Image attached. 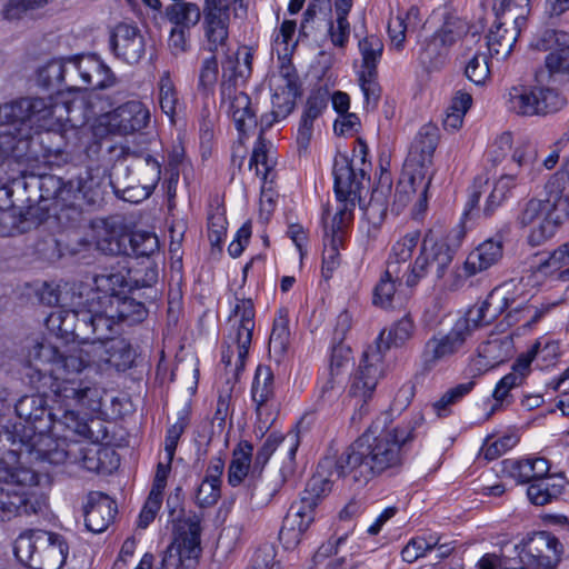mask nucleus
I'll return each mask as SVG.
<instances>
[{
  "label": "nucleus",
  "mask_w": 569,
  "mask_h": 569,
  "mask_svg": "<svg viewBox=\"0 0 569 569\" xmlns=\"http://www.w3.org/2000/svg\"><path fill=\"white\" fill-rule=\"evenodd\" d=\"M523 180L518 174L506 173L501 174L495 182L493 188L487 197L483 212L486 216H491L495 210L500 207L510 196L512 189L522 183Z\"/></svg>",
  "instance_id": "nucleus-47"
},
{
  "label": "nucleus",
  "mask_w": 569,
  "mask_h": 569,
  "mask_svg": "<svg viewBox=\"0 0 569 569\" xmlns=\"http://www.w3.org/2000/svg\"><path fill=\"white\" fill-rule=\"evenodd\" d=\"M114 54L128 63H137L144 54L146 44L139 29L128 23H119L111 36Z\"/></svg>",
  "instance_id": "nucleus-30"
},
{
  "label": "nucleus",
  "mask_w": 569,
  "mask_h": 569,
  "mask_svg": "<svg viewBox=\"0 0 569 569\" xmlns=\"http://www.w3.org/2000/svg\"><path fill=\"white\" fill-rule=\"evenodd\" d=\"M563 485L540 480L532 482L527 489L529 500L537 506H545L562 493Z\"/></svg>",
  "instance_id": "nucleus-57"
},
{
  "label": "nucleus",
  "mask_w": 569,
  "mask_h": 569,
  "mask_svg": "<svg viewBox=\"0 0 569 569\" xmlns=\"http://www.w3.org/2000/svg\"><path fill=\"white\" fill-rule=\"evenodd\" d=\"M68 68L76 71L83 84L92 89H108L117 83L112 70L94 54L74 57L67 64L52 60L41 69L40 74L48 78L49 83H59L63 81Z\"/></svg>",
  "instance_id": "nucleus-13"
},
{
  "label": "nucleus",
  "mask_w": 569,
  "mask_h": 569,
  "mask_svg": "<svg viewBox=\"0 0 569 569\" xmlns=\"http://www.w3.org/2000/svg\"><path fill=\"white\" fill-rule=\"evenodd\" d=\"M107 119L112 131L129 134L148 126L150 111L141 101L131 100L110 112Z\"/></svg>",
  "instance_id": "nucleus-27"
},
{
  "label": "nucleus",
  "mask_w": 569,
  "mask_h": 569,
  "mask_svg": "<svg viewBox=\"0 0 569 569\" xmlns=\"http://www.w3.org/2000/svg\"><path fill=\"white\" fill-rule=\"evenodd\" d=\"M503 98L507 110L521 117L547 116L567 104V99L559 91L542 86L515 84Z\"/></svg>",
  "instance_id": "nucleus-11"
},
{
  "label": "nucleus",
  "mask_w": 569,
  "mask_h": 569,
  "mask_svg": "<svg viewBox=\"0 0 569 569\" xmlns=\"http://www.w3.org/2000/svg\"><path fill=\"white\" fill-rule=\"evenodd\" d=\"M531 359L519 358L511 368V371L503 376L496 385L492 397L497 405L510 403L512 390L519 388L530 370Z\"/></svg>",
  "instance_id": "nucleus-35"
},
{
  "label": "nucleus",
  "mask_w": 569,
  "mask_h": 569,
  "mask_svg": "<svg viewBox=\"0 0 569 569\" xmlns=\"http://www.w3.org/2000/svg\"><path fill=\"white\" fill-rule=\"evenodd\" d=\"M289 315L288 310L280 309L273 320L269 339V353L277 362H280L289 348Z\"/></svg>",
  "instance_id": "nucleus-43"
},
{
  "label": "nucleus",
  "mask_w": 569,
  "mask_h": 569,
  "mask_svg": "<svg viewBox=\"0 0 569 569\" xmlns=\"http://www.w3.org/2000/svg\"><path fill=\"white\" fill-rule=\"evenodd\" d=\"M521 295V281L513 279L506 281L493 288L483 301L470 307L455 325L460 327L462 333L469 339L476 329L490 325L505 312L508 306L516 303Z\"/></svg>",
  "instance_id": "nucleus-9"
},
{
  "label": "nucleus",
  "mask_w": 569,
  "mask_h": 569,
  "mask_svg": "<svg viewBox=\"0 0 569 569\" xmlns=\"http://www.w3.org/2000/svg\"><path fill=\"white\" fill-rule=\"evenodd\" d=\"M562 300L551 299H525V286L522 295L516 303L505 310L503 321L508 327H513L517 335L530 332L542 319L561 305Z\"/></svg>",
  "instance_id": "nucleus-19"
},
{
  "label": "nucleus",
  "mask_w": 569,
  "mask_h": 569,
  "mask_svg": "<svg viewBox=\"0 0 569 569\" xmlns=\"http://www.w3.org/2000/svg\"><path fill=\"white\" fill-rule=\"evenodd\" d=\"M252 54L248 48H241L237 51L234 58L229 57L223 64V77H229L234 81H244L251 74Z\"/></svg>",
  "instance_id": "nucleus-53"
},
{
  "label": "nucleus",
  "mask_w": 569,
  "mask_h": 569,
  "mask_svg": "<svg viewBox=\"0 0 569 569\" xmlns=\"http://www.w3.org/2000/svg\"><path fill=\"white\" fill-rule=\"evenodd\" d=\"M525 22L523 16H516L511 29H507L505 23L500 21L492 24L487 36V46L491 57L506 59L511 53Z\"/></svg>",
  "instance_id": "nucleus-32"
},
{
  "label": "nucleus",
  "mask_w": 569,
  "mask_h": 569,
  "mask_svg": "<svg viewBox=\"0 0 569 569\" xmlns=\"http://www.w3.org/2000/svg\"><path fill=\"white\" fill-rule=\"evenodd\" d=\"M438 141L439 133L437 127L431 124L423 126L412 143L408 158H415V161L431 168Z\"/></svg>",
  "instance_id": "nucleus-42"
},
{
  "label": "nucleus",
  "mask_w": 569,
  "mask_h": 569,
  "mask_svg": "<svg viewBox=\"0 0 569 569\" xmlns=\"http://www.w3.org/2000/svg\"><path fill=\"white\" fill-rule=\"evenodd\" d=\"M158 100L162 112L173 122L174 116L181 109V102L169 72H163L159 79Z\"/></svg>",
  "instance_id": "nucleus-51"
},
{
  "label": "nucleus",
  "mask_w": 569,
  "mask_h": 569,
  "mask_svg": "<svg viewBox=\"0 0 569 569\" xmlns=\"http://www.w3.org/2000/svg\"><path fill=\"white\" fill-rule=\"evenodd\" d=\"M469 30L468 22L456 16H448L442 26L433 33L436 38L450 50V48Z\"/></svg>",
  "instance_id": "nucleus-56"
},
{
  "label": "nucleus",
  "mask_w": 569,
  "mask_h": 569,
  "mask_svg": "<svg viewBox=\"0 0 569 569\" xmlns=\"http://www.w3.org/2000/svg\"><path fill=\"white\" fill-rule=\"evenodd\" d=\"M108 305L113 310L118 322L134 325L141 322L147 316L144 305L132 298L108 299Z\"/></svg>",
  "instance_id": "nucleus-49"
},
{
  "label": "nucleus",
  "mask_w": 569,
  "mask_h": 569,
  "mask_svg": "<svg viewBox=\"0 0 569 569\" xmlns=\"http://www.w3.org/2000/svg\"><path fill=\"white\" fill-rule=\"evenodd\" d=\"M329 101V91L323 88L312 90L307 98L305 109L298 128V142L307 146L313 132V122L327 109Z\"/></svg>",
  "instance_id": "nucleus-33"
},
{
  "label": "nucleus",
  "mask_w": 569,
  "mask_h": 569,
  "mask_svg": "<svg viewBox=\"0 0 569 569\" xmlns=\"http://www.w3.org/2000/svg\"><path fill=\"white\" fill-rule=\"evenodd\" d=\"M420 23V11L411 7L406 12L398 13L389 19L388 34L390 43L397 50H401L406 41V32L416 29Z\"/></svg>",
  "instance_id": "nucleus-41"
},
{
  "label": "nucleus",
  "mask_w": 569,
  "mask_h": 569,
  "mask_svg": "<svg viewBox=\"0 0 569 569\" xmlns=\"http://www.w3.org/2000/svg\"><path fill=\"white\" fill-rule=\"evenodd\" d=\"M362 63L360 70H377L383 51V42L375 34L361 39L358 43Z\"/></svg>",
  "instance_id": "nucleus-58"
},
{
  "label": "nucleus",
  "mask_w": 569,
  "mask_h": 569,
  "mask_svg": "<svg viewBox=\"0 0 569 569\" xmlns=\"http://www.w3.org/2000/svg\"><path fill=\"white\" fill-rule=\"evenodd\" d=\"M254 306L251 299L236 298L228 318L221 361L234 376L243 369L254 330Z\"/></svg>",
  "instance_id": "nucleus-7"
},
{
  "label": "nucleus",
  "mask_w": 569,
  "mask_h": 569,
  "mask_svg": "<svg viewBox=\"0 0 569 569\" xmlns=\"http://www.w3.org/2000/svg\"><path fill=\"white\" fill-rule=\"evenodd\" d=\"M231 12L230 0H203L201 10L203 16L202 30L210 52H217L227 46Z\"/></svg>",
  "instance_id": "nucleus-20"
},
{
  "label": "nucleus",
  "mask_w": 569,
  "mask_h": 569,
  "mask_svg": "<svg viewBox=\"0 0 569 569\" xmlns=\"http://www.w3.org/2000/svg\"><path fill=\"white\" fill-rule=\"evenodd\" d=\"M532 268L533 273L539 278L557 277L565 279L569 276V241L559 246L547 257L540 258Z\"/></svg>",
  "instance_id": "nucleus-37"
},
{
  "label": "nucleus",
  "mask_w": 569,
  "mask_h": 569,
  "mask_svg": "<svg viewBox=\"0 0 569 569\" xmlns=\"http://www.w3.org/2000/svg\"><path fill=\"white\" fill-rule=\"evenodd\" d=\"M272 144L266 141L262 134L259 136L250 159V168H254L256 174L266 183L273 180V168L276 164Z\"/></svg>",
  "instance_id": "nucleus-45"
},
{
  "label": "nucleus",
  "mask_w": 569,
  "mask_h": 569,
  "mask_svg": "<svg viewBox=\"0 0 569 569\" xmlns=\"http://www.w3.org/2000/svg\"><path fill=\"white\" fill-rule=\"evenodd\" d=\"M71 101L63 94L46 98H23L0 106V128H6L0 147L16 139H29L33 133L47 132L59 137L60 142L49 152L68 153L77 146L79 129L70 119Z\"/></svg>",
  "instance_id": "nucleus-3"
},
{
  "label": "nucleus",
  "mask_w": 569,
  "mask_h": 569,
  "mask_svg": "<svg viewBox=\"0 0 569 569\" xmlns=\"http://www.w3.org/2000/svg\"><path fill=\"white\" fill-rule=\"evenodd\" d=\"M167 19L178 28L190 29L201 18V9L193 2H174L166 8Z\"/></svg>",
  "instance_id": "nucleus-50"
},
{
  "label": "nucleus",
  "mask_w": 569,
  "mask_h": 569,
  "mask_svg": "<svg viewBox=\"0 0 569 569\" xmlns=\"http://www.w3.org/2000/svg\"><path fill=\"white\" fill-rule=\"evenodd\" d=\"M315 507L316 501L311 497H302L298 505L292 506L280 530L281 539L291 536L293 539L299 540L315 519Z\"/></svg>",
  "instance_id": "nucleus-34"
},
{
  "label": "nucleus",
  "mask_w": 569,
  "mask_h": 569,
  "mask_svg": "<svg viewBox=\"0 0 569 569\" xmlns=\"http://www.w3.org/2000/svg\"><path fill=\"white\" fill-rule=\"evenodd\" d=\"M537 159V147L528 141L521 142L512 152V161L518 166V171L515 174L522 180L527 177L533 179Z\"/></svg>",
  "instance_id": "nucleus-52"
},
{
  "label": "nucleus",
  "mask_w": 569,
  "mask_h": 569,
  "mask_svg": "<svg viewBox=\"0 0 569 569\" xmlns=\"http://www.w3.org/2000/svg\"><path fill=\"white\" fill-rule=\"evenodd\" d=\"M432 173V168L415 161V158H407L397 186L395 204L403 208L413 202L417 213L423 212L427 208Z\"/></svg>",
  "instance_id": "nucleus-18"
},
{
  "label": "nucleus",
  "mask_w": 569,
  "mask_h": 569,
  "mask_svg": "<svg viewBox=\"0 0 569 569\" xmlns=\"http://www.w3.org/2000/svg\"><path fill=\"white\" fill-rule=\"evenodd\" d=\"M253 446L247 441H240L232 451V458L228 468V483L232 487L240 486L251 469Z\"/></svg>",
  "instance_id": "nucleus-40"
},
{
  "label": "nucleus",
  "mask_w": 569,
  "mask_h": 569,
  "mask_svg": "<svg viewBox=\"0 0 569 569\" xmlns=\"http://www.w3.org/2000/svg\"><path fill=\"white\" fill-rule=\"evenodd\" d=\"M159 250V239L153 232L138 230L128 237V252L138 257H149Z\"/></svg>",
  "instance_id": "nucleus-59"
},
{
  "label": "nucleus",
  "mask_w": 569,
  "mask_h": 569,
  "mask_svg": "<svg viewBox=\"0 0 569 569\" xmlns=\"http://www.w3.org/2000/svg\"><path fill=\"white\" fill-rule=\"evenodd\" d=\"M117 513L116 502L100 491H91L83 503V517L87 529L94 533L103 532L113 522Z\"/></svg>",
  "instance_id": "nucleus-28"
},
{
  "label": "nucleus",
  "mask_w": 569,
  "mask_h": 569,
  "mask_svg": "<svg viewBox=\"0 0 569 569\" xmlns=\"http://www.w3.org/2000/svg\"><path fill=\"white\" fill-rule=\"evenodd\" d=\"M358 81L367 107L375 108L381 94V88L378 82V70H359Z\"/></svg>",
  "instance_id": "nucleus-62"
},
{
  "label": "nucleus",
  "mask_w": 569,
  "mask_h": 569,
  "mask_svg": "<svg viewBox=\"0 0 569 569\" xmlns=\"http://www.w3.org/2000/svg\"><path fill=\"white\" fill-rule=\"evenodd\" d=\"M419 241L420 232L415 230L392 243L386 262V271L375 288V305L382 308L390 307L396 293V283L403 281L407 284V262L412 259Z\"/></svg>",
  "instance_id": "nucleus-10"
},
{
  "label": "nucleus",
  "mask_w": 569,
  "mask_h": 569,
  "mask_svg": "<svg viewBox=\"0 0 569 569\" xmlns=\"http://www.w3.org/2000/svg\"><path fill=\"white\" fill-rule=\"evenodd\" d=\"M270 86L299 93V77L295 66L289 59L283 58L281 60L279 71L270 78Z\"/></svg>",
  "instance_id": "nucleus-63"
},
{
  "label": "nucleus",
  "mask_w": 569,
  "mask_h": 569,
  "mask_svg": "<svg viewBox=\"0 0 569 569\" xmlns=\"http://www.w3.org/2000/svg\"><path fill=\"white\" fill-rule=\"evenodd\" d=\"M110 349V340H92L81 347L69 350L67 365L72 367L73 377L78 379H87L79 377L84 369L96 368L97 371L109 370L108 356ZM88 380H90L88 378Z\"/></svg>",
  "instance_id": "nucleus-24"
},
{
  "label": "nucleus",
  "mask_w": 569,
  "mask_h": 569,
  "mask_svg": "<svg viewBox=\"0 0 569 569\" xmlns=\"http://www.w3.org/2000/svg\"><path fill=\"white\" fill-rule=\"evenodd\" d=\"M331 236L329 242H326L323 256H322V274L326 279H329L332 274V272L339 267L340 264V253L339 248L342 246V231L345 228L341 229H333V219L331 220Z\"/></svg>",
  "instance_id": "nucleus-54"
},
{
  "label": "nucleus",
  "mask_w": 569,
  "mask_h": 569,
  "mask_svg": "<svg viewBox=\"0 0 569 569\" xmlns=\"http://www.w3.org/2000/svg\"><path fill=\"white\" fill-rule=\"evenodd\" d=\"M383 357L380 346L368 348L349 380L348 400L355 408L350 418L352 423H360L368 415V402L373 397L378 382L383 376Z\"/></svg>",
  "instance_id": "nucleus-8"
},
{
  "label": "nucleus",
  "mask_w": 569,
  "mask_h": 569,
  "mask_svg": "<svg viewBox=\"0 0 569 569\" xmlns=\"http://www.w3.org/2000/svg\"><path fill=\"white\" fill-rule=\"evenodd\" d=\"M438 543L439 537L436 535L412 538L401 551L402 559L408 563H412L428 551L438 547Z\"/></svg>",
  "instance_id": "nucleus-61"
},
{
  "label": "nucleus",
  "mask_w": 569,
  "mask_h": 569,
  "mask_svg": "<svg viewBox=\"0 0 569 569\" xmlns=\"http://www.w3.org/2000/svg\"><path fill=\"white\" fill-rule=\"evenodd\" d=\"M13 552L19 562L31 569H60L66 563L69 545L62 535L28 530L16 539Z\"/></svg>",
  "instance_id": "nucleus-5"
},
{
  "label": "nucleus",
  "mask_w": 569,
  "mask_h": 569,
  "mask_svg": "<svg viewBox=\"0 0 569 569\" xmlns=\"http://www.w3.org/2000/svg\"><path fill=\"white\" fill-rule=\"evenodd\" d=\"M222 101L228 103V111L241 134H247L256 128V113L251 108V101L248 94L237 91L231 84H222Z\"/></svg>",
  "instance_id": "nucleus-31"
},
{
  "label": "nucleus",
  "mask_w": 569,
  "mask_h": 569,
  "mask_svg": "<svg viewBox=\"0 0 569 569\" xmlns=\"http://www.w3.org/2000/svg\"><path fill=\"white\" fill-rule=\"evenodd\" d=\"M117 318L112 309L107 305L104 311H99L91 303L87 310H57L47 318V326L51 331L61 336L74 335L89 339L92 333L93 340L107 341L113 332Z\"/></svg>",
  "instance_id": "nucleus-6"
},
{
  "label": "nucleus",
  "mask_w": 569,
  "mask_h": 569,
  "mask_svg": "<svg viewBox=\"0 0 569 569\" xmlns=\"http://www.w3.org/2000/svg\"><path fill=\"white\" fill-rule=\"evenodd\" d=\"M422 420L417 415L395 422L390 412H382L337 459L333 473L362 486L375 476L399 470Z\"/></svg>",
  "instance_id": "nucleus-2"
},
{
  "label": "nucleus",
  "mask_w": 569,
  "mask_h": 569,
  "mask_svg": "<svg viewBox=\"0 0 569 569\" xmlns=\"http://www.w3.org/2000/svg\"><path fill=\"white\" fill-rule=\"evenodd\" d=\"M109 351V369L113 368L117 371H126L131 368L136 353L127 340L123 338L111 339Z\"/></svg>",
  "instance_id": "nucleus-55"
},
{
  "label": "nucleus",
  "mask_w": 569,
  "mask_h": 569,
  "mask_svg": "<svg viewBox=\"0 0 569 569\" xmlns=\"http://www.w3.org/2000/svg\"><path fill=\"white\" fill-rule=\"evenodd\" d=\"M97 250L104 254H128V232L124 226L113 218L100 219L91 224Z\"/></svg>",
  "instance_id": "nucleus-26"
},
{
  "label": "nucleus",
  "mask_w": 569,
  "mask_h": 569,
  "mask_svg": "<svg viewBox=\"0 0 569 569\" xmlns=\"http://www.w3.org/2000/svg\"><path fill=\"white\" fill-rule=\"evenodd\" d=\"M449 51L440 39L432 34L423 42L418 59L426 71H439L446 66Z\"/></svg>",
  "instance_id": "nucleus-46"
},
{
  "label": "nucleus",
  "mask_w": 569,
  "mask_h": 569,
  "mask_svg": "<svg viewBox=\"0 0 569 569\" xmlns=\"http://www.w3.org/2000/svg\"><path fill=\"white\" fill-rule=\"evenodd\" d=\"M335 192L339 207L333 216V229L346 228L353 219L356 203L360 199L363 172H356L346 156L339 154L333 161Z\"/></svg>",
  "instance_id": "nucleus-14"
},
{
  "label": "nucleus",
  "mask_w": 569,
  "mask_h": 569,
  "mask_svg": "<svg viewBox=\"0 0 569 569\" xmlns=\"http://www.w3.org/2000/svg\"><path fill=\"white\" fill-rule=\"evenodd\" d=\"M27 361L39 375L42 372L58 373L63 370L73 377L72 367L67 365L69 352L62 353L57 342L50 338L37 336L29 338L26 345Z\"/></svg>",
  "instance_id": "nucleus-21"
},
{
  "label": "nucleus",
  "mask_w": 569,
  "mask_h": 569,
  "mask_svg": "<svg viewBox=\"0 0 569 569\" xmlns=\"http://www.w3.org/2000/svg\"><path fill=\"white\" fill-rule=\"evenodd\" d=\"M133 170L138 177V183L144 191L143 197H149L160 180V163L154 158L147 154L137 159L133 164Z\"/></svg>",
  "instance_id": "nucleus-48"
},
{
  "label": "nucleus",
  "mask_w": 569,
  "mask_h": 569,
  "mask_svg": "<svg viewBox=\"0 0 569 569\" xmlns=\"http://www.w3.org/2000/svg\"><path fill=\"white\" fill-rule=\"evenodd\" d=\"M270 89L272 91V114H274V119H284L293 110L298 93L291 90L277 89L276 86H270Z\"/></svg>",
  "instance_id": "nucleus-64"
},
{
  "label": "nucleus",
  "mask_w": 569,
  "mask_h": 569,
  "mask_svg": "<svg viewBox=\"0 0 569 569\" xmlns=\"http://www.w3.org/2000/svg\"><path fill=\"white\" fill-rule=\"evenodd\" d=\"M503 256V242L501 239H487L471 250L461 266L452 269L443 282L449 291L462 289L469 278L482 273L496 266Z\"/></svg>",
  "instance_id": "nucleus-16"
},
{
  "label": "nucleus",
  "mask_w": 569,
  "mask_h": 569,
  "mask_svg": "<svg viewBox=\"0 0 569 569\" xmlns=\"http://www.w3.org/2000/svg\"><path fill=\"white\" fill-rule=\"evenodd\" d=\"M352 8V0H335L336 20L328 23V36L331 43L339 49L346 48L350 37L348 14Z\"/></svg>",
  "instance_id": "nucleus-39"
},
{
  "label": "nucleus",
  "mask_w": 569,
  "mask_h": 569,
  "mask_svg": "<svg viewBox=\"0 0 569 569\" xmlns=\"http://www.w3.org/2000/svg\"><path fill=\"white\" fill-rule=\"evenodd\" d=\"M52 392L49 410L40 395L21 397L14 405L26 425L19 448L0 452V483L11 488H0V521L37 515L46 506L39 489L48 476L36 468L34 461L53 466L79 463L96 472L101 469L100 458L107 451L79 442L98 440L89 426V416L100 410L101 389L93 380L57 378Z\"/></svg>",
  "instance_id": "nucleus-1"
},
{
  "label": "nucleus",
  "mask_w": 569,
  "mask_h": 569,
  "mask_svg": "<svg viewBox=\"0 0 569 569\" xmlns=\"http://www.w3.org/2000/svg\"><path fill=\"white\" fill-rule=\"evenodd\" d=\"M468 338L456 325L448 332L432 335L423 345L421 361L426 369L448 362L465 348Z\"/></svg>",
  "instance_id": "nucleus-22"
},
{
  "label": "nucleus",
  "mask_w": 569,
  "mask_h": 569,
  "mask_svg": "<svg viewBox=\"0 0 569 569\" xmlns=\"http://www.w3.org/2000/svg\"><path fill=\"white\" fill-rule=\"evenodd\" d=\"M273 385L271 369L267 366H258L252 381L251 397L256 405L258 420L263 427L273 421L277 410Z\"/></svg>",
  "instance_id": "nucleus-25"
},
{
  "label": "nucleus",
  "mask_w": 569,
  "mask_h": 569,
  "mask_svg": "<svg viewBox=\"0 0 569 569\" xmlns=\"http://www.w3.org/2000/svg\"><path fill=\"white\" fill-rule=\"evenodd\" d=\"M416 331V325L411 316L406 315L401 319L395 321L390 328L383 330L379 337L376 346H380L382 352L389 349L390 346L401 347L409 341Z\"/></svg>",
  "instance_id": "nucleus-44"
},
{
  "label": "nucleus",
  "mask_w": 569,
  "mask_h": 569,
  "mask_svg": "<svg viewBox=\"0 0 569 569\" xmlns=\"http://www.w3.org/2000/svg\"><path fill=\"white\" fill-rule=\"evenodd\" d=\"M284 443L288 449V458L292 460L296 456V452L299 447V436L296 432H289L287 436H281L280 433H270L264 440L261 448L256 453L254 463L252 467V472L256 470L261 471L266 466L272 453L276 449Z\"/></svg>",
  "instance_id": "nucleus-38"
},
{
  "label": "nucleus",
  "mask_w": 569,
  "mask_h": 569,
  "mask_svg": "<svg viewBox=\"0 0 569 569\" xmlns=\"http://www.w3.org/2000/svg\"><path fill=\"white\" fill-rule=\"evenodd\" d=\"M201 525L192 515L178 521L173 541L166 549L161 569H194L201 555Z\"/></svg>",
  "instance_id": "nucleus-12"
},
{
  "label": "nucleus",
  "mask_w": 569,
  "mask_h": 569,
  "mask_svg": "<svg viewBox=\"0 0 569 569\" xmlns=\"http://www.w3.org/2000/svg\"><path fill=\"white\" fill-rule=\"evenodd\" d=\"M40 189L47 192V198H52L57 207L81 209L83 204H93L99 196L98 183L93 181L89 172L86 177H79L77 181L63 184L54 176H42Z\"/></svg>",
  "instance_id": "nucleus-17"
},
{
  "label": "nucleus",
  "mask_w": 569,
  "mask_h": 569,
  "mask_svg": "<svg viewBox=\"0 0 569 569\" xmlns=\"http://www.w3.org/2000/svg\"><path fill=\"white\" fill-rule=\"evenodd\" d=\"M453 257L455 251L445 240L426 234L416 259L407 262V286H417L429 272H433L438 280L443 279Z\"/></svg>",
  "instance_id": "nucleus-15"
},
{
  "label": "nucleus",
  "mask_w": 569,
  "mask_h": 569,
  "mask_svg": "<svg viewBox=\"0 0 569 569\" xmlns=\"http://www.w3.org/2000/svg\"><path fill=\"white\" fill-rule=\"evenodd\" d=\"M563 548L557 537L547 531L533 533L523 547L521 561L543 569L553 568L561 558Z\"/></svg>",
  "instance_id": "nucleus-23"
},
{
  "label": "nucleus",
  "mask_w": 569,
  "mask_h": 569,
  "mask_svg": "<svg viewBox=\"0 0 569 569\" xmlns=\"http://www.w3.org/2000/svg\"><path fill=\"white\" fill-rule=\"evenodd\" d=\"M539 50L549 51L546 67L551 74L569 73V33L546 30L537 42Z\"/></svg>",
  "instance_id": "nucleus-29"
},
{
  "label": "nucleus",
  "mask_w": 569,
  "mask_h": 569,
  "mask_svg": "<svg viewBox=\"0 0 569 569\" xmlns=\"http://www.w3.org/2000/svg\"><path fill=\"white\" fill-rule=\"evenodd\" d=\"M512 341L509 338H492L478 347L476 365L481 370H489L509 359Z\"/></svg>",
  "instance_id": "nucleus-36"
},
{
  "label": "nucleus",
  "mask_w": 569,
  "mask_h": 569,
  "mask_svg": "<svg viewBox=\"0 0 569 569\" xmlns=\"http://www.w3.org/2000/svg\"><path fill=\"white\" fill-rule=\"evenodd\" d=\"M569 184V171L559 169L545 184V198L529 199L517 216L520 228H530L528 241L540 246L558 232L569 221V194L565 193Z\"/></svg>",
  "instance_id": "nucleus-4"
},
{
  "label": "nucleus",
  "mask_w": 569,
  "mask_h": 569,
  "mask_svg": "<svg viewBox=\"0 0 569 569\" xmlns=\"http://www.w3.org/2000/svg\"><path fill=\"white\" fill-rule=\"evenodd\" d=\"M503 472L515 479L519 483L538 482L536 471H533L532 458L513 460L507 459L502 461Z\"/></svg>",
  "instance_id": "nucleus-60"
}]
</instances>
